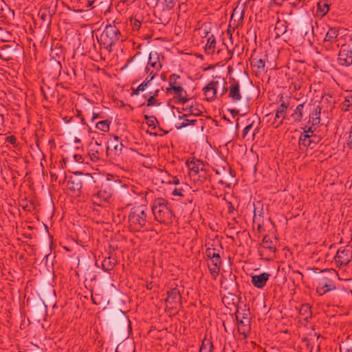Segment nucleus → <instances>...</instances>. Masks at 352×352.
<instances>
[{"mask_svg":"<svg viewBox=\"0 0 352 352\" xmlns=\"http://www.w3.org/2000/svg\"><path fill=\"white\" fill-rule=\"evenodd\" d=\"M155 219L160 223H166L172 220L173 213L168 201L163 198L155 200L152 207Z\"/></svg>","mask_w":352,"mask_h":352,"instance_id":"nucleus-1","label":"nucleus"},{"mask_svg":"<svg viewBox=\"0 0 352 352\" xmlns=\"http://www.w3.org/2000/svg\"><path fill=\"white\" fill-rule=\"evenodd\" d=\"M120 35V32L116 25H107L100 37L101 43L109 52H111L112 47L118 41Z\"/></svg>","mask_w":352,"mask_h":352,"instance_id":"nucleus-2","label":"nucleus"},{"mask_svg":"<svg viewBox=\"0 0 352 352\" xmlns=\"http://www.w3.org/2000/svg\"><path fill=\"white\" fill-rule=\"evenodd\" d=\"M146 208L144 206L133 207L129 214V222L133 229H140L146 223Z\"/></svg>","mask_w":352,"mask_h":352,"instance_id":"nucleus-3","label":"nucleus"},{"mask_svg":"<svg viewBox=\"0 0 352 352\" xmlns=\"http://www.w3.org/2000/svg\"><path fill=\"white\" fill-rule=\"evenodd\" d=\"M224 79L212 80L203 88L204 94L208 101L213 100L217 97V90L221 89V96L228 91Z\"/></svg>","mask_w":352,"mask_h":352,"instance_id":"nucleus-4","label":"nucleus"},{"mask_svg":"<svg viewBox=\"0 0 352 352\" xmlns=\"http://www.w3.org/2000/svg\"><path fill=\"white\" fill-rule=\"evenodd\" d=\"M162 68V63L160 60V56L156 52H151L149 54L148 65L146 67V72L149 77H154L158 71Z\"/></svg>","mask_w":352,"mask_h":352,"instance_id":"nucleus-5","label":"nucleus"},{"mask_svg":"<svg viewBox=\"0 0 352 352\" xmlns=\"http://www.w3.org/2000/svg\"><path fill=\"white\" fill-rule=\"evenodd\" d=\"M240 83L239 81L232 78L230 81L228 97L233 102H237L242 98V94L240 91Z\"/></svg>","mask_w":352,"mask_h":352,"instance_id":"nucleus-6","label":"nucleus"},{"mask_svg":"<svg viewBox=\"0 0 352 352\" xmlns=\"http://www.w3.org/2000/svg\"><path fill=\"white\" fill-rule=\"evenodd\" d=\"M287 109V104L283 100V102L277 107L274 120L272 125L274 128H278L283 122L286 117Z\"/></svg>","mask_w":352,"mask_h":352,"instance_id":"nucleus-7","label":"nucleus"},{"mask_svg":"<svg viewBox=\"0 0 352 352\" xmlns=\"http://www.w3.org/2000/svg\"><path fill=\"white\" fill-rule=\"evenodd\" d=\"M236 320L237 321L238 332L243 336V339L247 338L251 330L250 319L241 320L239 319V315H236Z\"/></svg>","mask_w":352,"mask_h":352,"instance_id":"nucleus-8","label":"nucleus"},{"mask_svg":"<svg viewBox=\"0 0 352 352\" xmlns=\"http://www.w3.org/2000/svg\"><path fill=\"white\" fill-rule=\"evenodd\" d=\"M352 257V251L349 248H340L336 253L335 259L336 263L345 265L349 263Z\"/></svg>","mask_w":352,"mask_h":352,"instance_id":"nucleus-9","label":"nucleus"},{"mask_svg":"<svg viewBox=\"0 0 352 352\" xmlns=\"http://www.w3.org/2000/svg\"><path fill=\"white\" fill-rule=\"evenodd\" d=\"M338 63L342 66H349L352 64V50L342 47L338 55Z\"/></svg>","mask_w":352,"mask_h":352,"instance_id":"nucleus-10","label":"nucleus"},{"mask_svg":"<svg viewBox=\"0 0 352 352\" xmlns=\"http://www.w3.org/2000/svg\"><path fill=\"white\" fill-rule=\"evenodd\" d=\"M276 249V244L272 241L270 237L265 236L259 248L260 254L263 255L266 252H269L270 254H273L275 252Z\"/></svg>","mask_w":352,"mask_h":352,"instance_id":"nucleus-11","label":"nucleus"},{"mask_svg":"<svg viewBox=\"0 0 352 352\" xmlns=\"http://www.w3.org/2000/svg\"><path fill=\"white\" fill-rule=\"evenodd\" d=\"M270 276V274L267 272H263L259 275H253L251 277V282L255 287L262 289L265 286Z\"/></svg>","mask_w":352,"mask_h":352,"instance_id":"nucleus-12","label":"nucleus"},{"mask_svg":"<svg viewBox=\"0 0 352 352\" xmlns=\"http://www.w3.org/2000/svg\"><path fill=\"white\" fill-rule=\"evenodd\" d=\"M168 296L166 299L167 306L170 308L175 307V306L180 301V294L177 288H173L167 293Z\"/></svg>","mask_w":352,"mask_h":352,"instance_id":"nucleus-13","label":"nucleus"},{"mask_svg":"<svg viewBox=\"0 0 352 352\" xmlns=\"http://www.w3.org/2000/svg\"><path fill=\"white\" fill-rule=\"evenodd\" d=\"M82 186V180L76 177H72L67 183V189L75 194H79Z\"/></svg>","mask_w":352,"mask_h":352,"instance_id":"nucleus-14","label":"nucleus"},{"mask_svg":"<svg viewBox=\"0 0 352 352\" xmlns=\"http://www.w3.org/2000/svg\"><path fill=\"white\" fill-rule=\"evenodd\" d=\"M123 144L119 140V138L118 136H114L113 140H110L109 142V144L107 146V152L111 150L114 151V154L116 155H119L122 153Z\"/></svg>","mask_w":352,"mask_h":352,"instance_id":"nucleus-15","label":"nucleus"},{"mask_svg":"<svg viewBox=\"0 0 352 352\" xmlns=\"http://www.w3.org/2000/svg\"><path fill=\"white\" fill-rule=\"evenodd\" d=\"M112 192L111 188L108 186H102L97 194L94 195L95 200L100 199V201H107L111 197Z\"/></svg>","mask_w":352,"mask_h":352,"instance_id":"nucleus-16","label":"nucleus"},{"mask_svg":"<svg viewBox=\"0 0 352 352\" xmlns=\"http://www.w3.org/2000/svg\"><path fill=\"white\" fill-rule=\"evenodd\" d=\"M167 91H173L175 96L178 98L183 104L188 101L186 92L183 87L180 86H173L172 88H167Z\"/></svg>","mask_w":352,"mask_h":352,"instance_id":"nucleus-17","label":"nucleus"},{"mask_svg":"<svg viewBox=\"0 0 352 352\" xmlns=\"http://www.w3.org/2000/svg\"><path fill=\"white\" fill-rule=\"evenodd\" d=\"M338 30L335 28H330L326 34L324 39V46L328 47V43H333L337 41Z\"/></svg>","mask_w":352,"mask_h":352,"instance_id":"nucleus-18","label":"nucleus"},{"mask_svg":"<svg viewBox=\"0 0 352 352\" xmlns=\"http://www.w3.org/2000/svg\"><path fill=\"white\" fill-rule=\"evenodd\" d=\"M186 165L188 169L195 174L198 173L199 170H204V164L200 160H196L195 158H193L192 160L187 161Z\"/></svg>","mask_w":352,"mask_h":352,"instance_id":"nucleus-19","label":"nucleus"},{"mask_svg":"<svg viewBox=\"0 0 352 352\" xmlns=\"http://www.w3.org/2000/svg\"><path fill=\"white\" fill-rule=\"evenodd\" d=\"M153 77L147 76L144 81L141 83L135 90H133V94L138 96L141 91H144L146 89L148 88L151 85V81Z\"/></svg>","mask_w":352,"mask_h":352,"instance_id":"nucleus-20","label":"nucleus"},{"mask_svg":"<svg viewBox=\"0 0 352 352\" xmlns=\"http://www.w3.org/2000/svg\"><path fill=\"white\" fill-rule=\"evenodd\" d=\"M320 111L321 108L320 106H318L313 111L311 114L310 115V119L312 126H317L320 124Z\"/></svg>","mask_w":352,"mask_h":352,"instance_id":"nucleus-21","label":"nucleus"},{"mask_svg":"<svg viewBox=\"0 0 352 352\" xmlns=\"http://www.w3.org/2000/svg\"><path fill=\"white\" fill-rule=\"evenodd\" d=\"M102 149L95 148V146L92 143L90 144L88 153L92 161H98L100 158V154L102 153Z\"/></svg>","mask_w":352,"mask_h":352,"instance_id":"nucleus-22","label":"nucleus"},{"mask_svg":"<svg viewBox=\"0 0 352 352\" xmlns=\"http://www.w3.org/2000/svg\"><path fill=\"white\" fill-rule=\"evenodd\" d=\"M215 45H216V39L213 35H210L208 38L207 43L205 46L206 52L208 54H212L214 52Z\"/></svg>","mask_w":352,"mask_h":352,"instance_id":"nucleus-23","label":"nucleus"},{"mask_svg":"<svg viewBox=\"0 0 352 352\" xmlns=\"http://www.w3.org/2000/svg\"><path fill=\"white\" fill-rule=\"evenodd\" d=\"M312 144H316V142L311 139L308 135H300L299 138V145L304 147L311 146Z\"/></svg>","mask_w":352,"mask_h":352,"instance_id":"nucleus-24","label":"nucleus"},{"mask_svg":"<svg viewBox=\"0 0 352 352\" xmlns=\"http://www.w3.org/2000/svg\"><path fill=\"white\" fill-rule=\"evenodd\" d=\"M320 285H321L323 288L326 289V291H332L336 289V286L333 283L332 280L327 278H322L320 279L319 282Z\"/></svg>","mask_w":352,"mask_h":352,"instance_id":"nucleus-25","label":"nucleus"},{"mask_svg":"<svg viewBox=\"0 0 352 352\" xmlns=\"http://www.w3.org/2000/svg\"><path fill=\"white\" fill-rule=\"evenodd\" d=\"M329 10V6L325 1L318 3L317 13L321 16H324Z\"/></svg>","mask_w":352,"mask_h":352,"instance_id":"nucleus-26","label":"nucleus"},{"mask_svg":"<svg viewBox=\"0 0 352 352\" xmlns=\"http://www.w3.org/2000/svg\"><path fill=\"white\" fill-rule=\"evenodd\" d=\"M252 67L256 69V72L261 73L265 70V61L262 59H254L251 63Z\"/></svg>","mask_w":352,"mask_h":352,"instance_id":"nucleus-27","label":"nucleus"},{"mask_svg":"<svg viewBox=\"0 0 352 352\" xmlns=\"http://www.w3.org/2000/svg\"><path fill=\"white\" fill-rule=\"evenodd\" d=\"M303 107V104H298L296 107L294 113L292 115V117L294 118L295 122H300L302 120Z\"/></svg>","mask_w":352,"mask_h":352,"instance_id":"nucleus-28","label":"nucleus"},{"mask_svg":"<svg viewBox=\"0 0 352 352\" xmlns=\"http://www.w3.org/2000/svg\"><path fill=\"white\" fill-rule=\"evenodd\" d=\"M299 314L304 316L305 319H308L311 316V306L309 304L302 305L300 308Z\"/></svg>","mask_w":352,"mask_h":352,"instance_id":"nucleus-29","label":"nucleus"},{"mask_svg":"<svg viewBox=\"0 0 352 352\" xmlns=\"http://www.w3.org/2000/svg\"><path fill=\"white\" fill-rule=\"evenodd\" d=\"M213 344L209 340L204 339L199 349V352H212Z\"/></svg>","mask_w":352,"mask_h":352,"instance_id":"nucleus-30","label":"nucleus"},{"mask_svg":"<svg viewBox=\"0 0 352 352\" xmlns=\"http://www.w3.org/2000/svg\"><path fill=\"white\" fill-rule=\"evenodd\" d=\"M96 128L102 131L107 132L109 130V124L107 120L100 121L96 125Z\"/></svg>","mask_w":352,"mask_h":352,"instance_id":"nucleus-31","label":"nucleus"},{"mask_svg":"<svg viewBox=\"0 0 352 352\" xmlns=\"http://www.w3.org/2000/svg\"><path fill=\"white\" fill-rule=\"evenodd\" d=\"M352 106V94L345 97L344 101L342 102V108L345 111H349L350 107Z\"/></svg>","mask_w":352,"mask_h":352,"instance_id":"nucleus-32","label":"nucleus"},{"mask_svg":"<svg viewBox=\"0 0 352 352\" xmlns=\"http://www.w3.org/2000/svg\"><path fill=\"white\" fill-rule=\"evenodd\" d=\"M161 103L159 102L158 100H157V98L153 97V96L149 95L147 99L146 106L147 107H151V106H158Z\"/></svg>","mask_w":352,"mask_h":352,"instance_id":"nucleus-33","label":"nucleus"},{"mask_svg":"<svg viewBox=\"0 0 352 352\" xmlns=\"http://www.w3.org/2000/svg\"><path fill=\"white\" fill-rule=\"evenodd\" d=\"M39 16L43 21H47L48 24L51 22L52 16L47 10L39 12Z\"/></svg>","mask_w":352,"mask_h":352,"instance_id":"nucleus-34","label":"nucleus"},{"mask_svg":"<svg viewBox=\"0 0 352 352\" xmlns=\"http://www.w3.org/2000/svg\"><path fill=\"white\" fill-rule=\"evenodd\" d=\"M180 77L178 75L176 74H172L170 76V80H169V87L172 88L173 86H180L181 85L177 82V80L179 79Z\"/></svg>","mask_w":352,"mask_h":352,"instance_id":"nucleus-35","label":"nucleus"},{"mask_svg":"<svg viewBox=\"0 0 352 352\" xmlns=\"http://www.w3.org/2000/svg\"><path fill=\"white\" fill-rule=\"evenodd\" d=\"M197 122L196 120H189V119H184L183 121L179 124V126H177V128L178 129H180L183 127H185L186 126H188L190 124H195V123Z\"/></svg>","mask_w":352,"mask_h":352,"instance_id":"nucleus-36","label":"nucleus"},{"mask_svg":"<svg viewBox=\"0 0 352 352\" xmlns=\"http://www.w3.org/2000/svg\"><path fill=\"white\" fill-rule=\"evenodd\" d=\"M145 120H146V124L150 126L153 128H155L157 120L153 116H144Z\"/></svg>","mask_w":352,"mask_h":352,"instance_id":"nucleus-37","label":"nucleus"},{"mask_svg":"<svg viewBox=\"0 0 352 352\" xmlns=\"http://www.w3.org/2000/svg\"><path fill=\"white\" fill-rule=\"evenodd\" d=\"M182 0H165V6L168 9H172L177 3H180Z\"/></svg>","mask_w":352,"mask_h":352,"instance_id":"nucleus-38","label":"nucleus"},{"mask_svg":"<svg viewBox=\"0 0 352 352\" xmlns=\"http://www.w3.org/2000/svg\"><path fill=\"white\" fill-rule=\"evenodd\" d=\"M210 261H211V263H212V266L221 267V257H220L219 254H218L217 256H216L213 258H211Z\"/></svg>","mask_w":352,"mask_h":352,"instance_id":"nucleus-39","label":"nucleus"},{"mask_svg":"<svg viewBox=\"0 0 352 352\" xmlns=\"http://www.w3.org/2000/svg\"><path fill=\"white\" fill-rule=\"evenodd\" d=\"M220 267H221L209 266L210 272L214 278H216V277L218 276L220 271Z\"/></svg>","mask_w":352,"mask_h":352,"instance_id":"nucleus-40","label":"nucleus"},{"mask_svg":"<svg viewBox=\"0 0 352 352\" xmlns=\"http://www.w3.org/2000/svg\"><path fill=\"white\" fill-rule=\"evenodd\" d=\"M219 254L215 252L214 249L212 248H207L206 250V255L207 257H208L210 259L211 258H213L216 256H217Z\"/></svg>","mask_w":352,"mask_h":352,"instance_id":"nucleus-41","label":"nucleus"},{"mask_svg":"<svg viewBox=\"0 0 352 352\" xmlns=\"http://www.w3.org/2000/svg\"><path fill=\"white\" fill-rule=\"evenodd\" d=\"M131 24L133 31L139 30L141 26V23L138 20L131 21Z\"/></svg>","mask_w":352,"mask_h":352,"instance_id":"nucleus-42","label":"nucleus"},{"mask_svg":"<svg viewBox=\"0 0 352 352\" xmlns=\"http://www.w3.org/2000/svg\"><path fill=\"white\" fill-rule=\"evenodd\" d=\"M252 125H253V123H250L244 128L243 133H242L243 138H245L247 135V134L249 133V131L252 129Z\"/></svg>","mask_w":352,"mask_h":352,"instance_id":"nucleus-43","label":"nucleus"},{"mask_svg":"<svg viewBox=\"0 0 352 352\" xmlns=\"http://www.w3.org/2000/svg\"><path fill=\"white\" fill-rule=\"evenodd\" d=\"M317 293L322 296L324 294H326L327 292H328V291H326V289L323 288L321 285H320V284L318 283V285L317 287Z\"/></svg>","mask_w":352,"mask_h":352,"instance_id":"nucleus-44","label":"nucleus"},{"mask_svg":"<svg viewBox=\"0 0 352 352\" xmlns=\"http://www.w3.org/2000/svg\"><path fill=\"white\" fill-rule=\"evenodd\" d=\"M107 260L105 259L102 263V268L106 272L110 270L113 267V265L111 264H109V265L107 266Z\"/></svg>","mask_w":352,"mask_h":352,"instance_id":"nucleus-45","label":"nucleus"},{"mask_svg":"<svg viewBox=\"0 0 352 352\" xmlns=\"http://www.w3.org/2000/svg\"><path fill=\"white\" fill-rule=\"evenodd\" d=\"M301 135H308V136L312 138L314 135V131L311 129V127H309L307 130H305L304 133Z\"/></svg>","mask_w":352,"mask_h":352,"instance_id":"nucleus-46","label":"nucleus"},{"mask_svg":"<svg viewBox=\"0 0 352 352\" xmlns=\"http://www.w3.org/2000/svg\"><path fill=\"white\" fill-rule=\"evenodd\" d=\"M173 195L175 196H180V197L184 196V195L182 192V189H180V188H175L173 191Z\"/></svg>","mask_w":352,"mask_h":352,"instance_id":"nucleus-47","label":"nucleus"},{"mask_svg":"<svg viewBox=\"0 0 352 352\" xmlns=\"http://www.w3.org/2000/svg\"><path fill=\"white\" fill-rule=\"evenodd\" d=\"M74 159L76 162L82 163L83 162V158L80 155H74Z\"/></svg>","mask_w":352,"mask_h":352,"instance_id":"nucleus-48","label":"nucleus"},{"mask_svg":"<svg viewBox=\"0 0 352 352\" xmlns=\"http://www.w3.org/2000/svg\"><path fill=\"white\" fill-rule=\"evenodd\" d=\"M236 315H239V319H241V320H244L245 318H250L248 316L247 313H240L239 311H237Z\"/></svg>","mask_w":352,"mask_h":352,"instance_id":"nucleus-49","label":"nucleus"},{"mask_svg":"<svg viewBox=\"0 0 352 352\" xmlns=\"http://www.w3.org/2000/svg\"><path fill=\"white\" fill-rule=\"evenodd\" d=\"M347 145L350 148H352V131L350 132L349 139H348Z\"/></svg>","mask_w":352,"mask_h":352,"instance_id":"nucleus-50","label":"nucleus"},{"mask_svg":"<svg viewBox=\"0 0 352 352\" xmlns=\"http://www.w3.org/2000/svg\"><path fill=\"white\" fill-rule=\"evenodd\" d=\"M160 91V89H157L153 92L150 91L149 95H151V96H153V97L157 98Z\"/></svg>","mask_w":352,"mask_h":352,"instance_id":"nucleus-51","label":"nucleus"},{"mask_svg":"<svg viewBox=\"0 0 352 352\" xmlns=\"http://www.w3.org/2000/svg\"><path fill=\"white\" fill-rule=\"evenodd\" d=\"M91 143L95 146V148H98L99 149H102L100 148L101 144H102V142L101 141L95 140L94 142H91Z\"/></svg>","mask_w":352,"mask_h":352,"instance_id":"nucleus-52","label":"nucleus"},{"mask_svg":"<svg viewBox=\"0 0 352 352\" xmlns=\"http://www.w3.org/2000/svg\"><path fill=\"white\" fill-rule=\"evenodd\" d=\"M95 1L96 0H87V7L93 8L94 7V3Z\"/></svg>","mask_w":352,"mask_h":352,"instance_id":"nucleus-53","label":"nucleus"},{"mask_svg":"<svg viewBox=\"0 0 352 352\" xmlns=\"http://www.w3.org/2000/svg\"><path fill=\"white\" fill-rule=\"evenodd\" d=\"M170 182L173 184L177 185L179 184V180L177 177H175Z\"/></svg>","mask_w":352,"mask_h":352,"instance_id":"nucleus-54","label":"nucleus"},{"mask_svg":"<svg viewBox=\"0 0 352 352\" xmlns=\"http://www.w3.org/2000/svg\"><path fill=\"white\" fill-rule=\"evenodd\" d=\"M234 209V207L231 203H229V212H231L232 210Z\"/></svg>","mask_w":352,"mask_h":352,"instance_id":"nucleus-55","label":"nucleus"},{"mask_svg":"<svg viewBox=\"0 0 352 352\" xmlns=\"http://www.w3.org/2000/svg\"><path fill=\"white\" fill-rule=\"evenodd\" d=\"M189 112L192 113V114H197L196 113L194 112V108L193 107H190V109H189Z\"/></svg>","mask_w":352,"mask_h":352,"instance_id":"nucleus-56","label":"nucleus"},{"mask_svg":"<svg viewBox=\"0 0 352 352\" xmlns=\"http://www.w3.org/2000/svg\"><path fill=\"white\" fill-rule=\"evenodd\" d=\"M8 139L10 140V142L11 143H13L15 141V138L14 137H12V136L8 137Z\"/></svg>","mask_w":352,"mask_h":352,"instance_id":"nucleus-57","label":"nucleus"},{"mask_svg":"<svg viewBox=\"0 0 352 352\" xmlns=\"http://www.w3.org/2000/svg\"><path fill=\"white\" fill-rule=\"evenodd\" d=\"M98 118V114L96 113H93V117H92V120H94L95 119H96Z\"/></svg>","mask_w":352,"mask_h":352,"instance_id":"nucleus-58","label":"nucleus"},{"mask_svg":"<svg viewBox=\"0 0 352 352\" xmlns=\"http://www.w3.org/2000/svg\"><path fill=\"white\" fill-rule=\"evenodd\" d=\"M350 293H351V294L352 295V290H350Z\"/></svg>","mask_w":352,"mask_h":352,"instance_id":"nucleus-59","label":"nucleus"}]
</instances>
